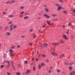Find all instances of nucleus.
Here are the masks:
<instances>
[{
  "label": "nucleus",
  "instance_id": "f257e3e1",
  "mask_svg": "<svg viewBox=\"0 0 75 75\" xmlns=\"http://www.w3.org/2000/svg\"><path fill=\"white\" fill-rule=\"evenodd\" d=\"M5 63H7V64H10V62L9 61L7 60H5L3 62V64H5Z\"/></svg>",
  "mask_w": 75,
  "mask_h": 75
},
{
  "label": "nucleus",
  "instance_id": "f03ea898",
  "mask_svg": "<svg viewBox=\"0 0 75 75\" xmlns=\"http://www.w3.org/2000/svg\"><path fill=\"white\" fill-rule=\"evenodd\" d=\"M62 37L65 40H68V38H67L66 35H63Z\"/></svg>",
  "mask_w": 75,
  "mask_h": 75
},
{
  "label": "nucleus",
  "instance_id": "7ed1b4c3",
  "mask_svg": "<svg viewBox=\"0 0 75 75\" xmlns=\"http://www.w3.org/2000/svg\"><path fill=\"white\" fill-rule=\"evenodd\" d=\"M30 73V69H27V71L26 72V74H28V73Z\"/></svg>",
  "mask_w": 75,
  "mask_h": 75
},
{
  "label": "nucleus",
  "instance_id": "20e7f679",
  "mask_svg": "<svg viewBox=\"0 0 75 75\" xmlns=\"http://www.w3.org/2000/svg\"><path fill=\"white\" fill-rule=\"evenodd\" d=\"M6 35L8 36L10 35H11V33L9 32H7L6 33Z\"/></svg>",
  "mask_w": 75,
  "mask_h": 75
},
{
  "label": "nucleus",
  "instance_id": "39448f33",
  "mask_svg": "<svg viewBox=\"0 0 75 75\" xmlns=\"http://www.w3.org/2000/svg\"><path fill=\"white\" fill-rule=\"evenodd\" d=\"M59 42L62 44H64V41L62 39H60Z\"/></svg>",
  "mask_w": 75,
  "mask_h": 75
},
{
  "label": "nucleus",
  "instance_id": "423d86ee",
  "mask_svg": "<svg viewBox=\"0 0 75 75\" xmlns=\"http://www.w3.org/2000/svg\"><path fill=\"white\" fill-rule=\"evenodd\" d=\"M60 43L59 42H55L54 43H53V44L54 45H58Z\"/></svg>",
  "mask_w": 75,
  "mask_h": 75
},
{
  "label": "nucleus",
  "instance_id": "0eeeda50",
  "mask_svg": "<svg viewBox=\"0 0 75 75\" xmlns=\"http://www.w3.org/2000/svg\"><path fill=\"white\" fill-rule=\"evenodd\" d=\"M10 63L8 64L7 65L6 67V69L10 67Z\"/></svg>",
  "mask_w": 75,
  "mask_h": 75
},
{
  "label": "nucleus",
  "instance_id": "6e6552de",
  "mask_svg": "<svg viewBox=\"0 0 75 75\" xmlns=\"http://www.w3.org/2000/svg\"><path fill=\"white\" fill-rule=\"evenodd\" d=\"M75 73V71H73L71 72L70 73V75H73Z\"/></svg>",
  "mask_w": 75,
  "mask_h": 75
},
{
  "label": "nucleus",
  "instance_id": "1a4fd4ad",
  "mask_svg": "<svg viewBox=\"0 0 75 75\" xmlns=\"http://www.w3.org/2000/svg\"><path fill=\"white\" fill-rule=\"evenodd\" d=\"M74 65V62H70L69 63V65Z\"/></svg>",
  "mask_w": 75,
  "mask_h": 75
},
{
  "label": "nucleus",
  "instance_id": "9d476101",
  "mask_svg": "<svg viewBox=\"0 0 75 75\" xmlns=\"http://www.w3.org/2000/svg\"><path fill=\"white\" fill-rule=\"evenodd\" d=\"M44 16L45 17H46L47 18H50V16H48V15L46 14H44Z\"/></svg>",
  "mask_w": 75,
  "mask_h": 75
},
{
  "label": "nucleus",
  "instance_id": "9b49d317",
  "mask_svg": "<svg viewBox=\"0 0 75 75\" xmlns=\"http://www.w3.org/2000/svg\"><path fill=\"white\" fill-rule=\"evenodd\" d=\"M10 1V4H13V3H14V2H15V0H13Z\"/></svg>",
  "mask_w": 75,
  "mask_h": 75
},
{
  "label": "nucleus",
  "instance_id": "f8f14e48",
  "mask_svg": "<svg viewBox=\"0 0 75 75\" xmlns=\"http://www.w3.org/2000/svg\"><path fill=\"white\" fill-rule=\"evenodd\" d=\"M9 52H10V54L11 53H13V50H12L11 49L9 50Z\"/></svg>",
  "mask_w": 75,
  "mask_h": 75
},
{
  "label": "nucleus",
  "instance_id": "ddd939ff",
  "mask_svg": "<svg viewBox=\"0 0 75 75\" xmlns=\"http://www.w3.org/2000/svg\"><path fill=\"white\" fill-rule=\"evenodd\" d=\"M38 33H43V32L42 31H41V30H40V29H39L38 30Z\"/></svg>",
  "mask_w": 75,
  "mask_h": 75
},
{
  "label": "nucleus",
  "instance_id": "4468645a",
  "mask_svg": "<svg viewBox=\"0 0 75 75\" xmlns=\"http://www.w3.org/2000/svg\"><path fill=\"white\" fill-rule=\"evenodd\" d=\"M51 54L53 55H57V54L55 53L52 52Z\"/></svg>",
  "mask_w": 75,
  "mask_h": 75
},
{
  "label": "nucleus",
  "instance_id": "2eb2a0df",
  "mask_svg": "<svg viewBox=\"0 0 75 75\" xmlns=\"http://www.w3.org/2000/svg\"><path fill=\"white\" fill-rule=\"evenodd\" d=\"M68 25L69 26H71L72 25V24H71V22H70L68 23Z\"/></svg>",
  "mask_w": 75,
  "mask_h": 75
},
{
  "label": "nucleus",
  "instance_id": "dca6fc26",
  "mask_svg": "<svg viewBox=\"0 0 75 75\" xmlns=\"http://www.w3.org/2000/svg\"><path fill=\"white\" fill-rule=\"evenodd\" d=\"M13 25H14V24H12L11 25H10L9 26L10 28H12L13 27Z\"/></svg>",
  "mask_w": 75,
  "mask_h": 75
},
{
  "label": "nucleus",
  "instance_id": "f3484780",
  "mask_svg": "<svg viewBox=\"0 0 75 75\" xmlns=\"http://www.w3.org/2000/svg\"><path fill=\"white\" fill-rule=\"evenodd\" d=\"M60 9H61V7H58L57 8V10H60Z\"/></svg>",
  "mask_w": 75,
  "mask_h": 75
},
{
  "label": "nucleus",
  "instance_id": "a211bd4d",
  "mask_svg": "<svg viewBox=\"0 0 75 75\" xmlns=\"http://www.w3.org/2000/svg\"><path fill=\"white\" fill-rule=\"evenodd\" d=\"M14 15H10L8 17H14Z\"/></svg>",
  "mask_w": 75,
  "mask_h": 75
},
{
  "label": "nucleus",
  "instance_id": "6ab92c4d",
  "mask_svg": "<svg viewBox=\"0 0 75 75\" xmlns=\"http://www.w3.org/2000/svg\"><path fill=\"white\" fill-rule=\"evenodd\" d=\"M71 11H73L74 13H75V9H74V8H72L71 9Z\"/></svg>",
  "mask_w": 75,
  "mask_h": 75
},
{
  "label": "nucleus",
  "instance_id": "aec40b11",
  "mask_svg": "<svg viewBox=\"0 0 75 75\" xmlns=\"http://www.w3.org/2000/svg\"><path fill=\"white\" fill-rule=\"evenodd\" d=\"M27 18H28V16H26L25 17H24V19H26Z\"/></svg>",
  "mask_w": 75,
  "mask_h": 75
},
{
  "label": "nucleus",
  "instance_id": "412c9836",
  "mask_svg": "<svg viewBox=\"0 0 75 75\" xmlns=\"http://www.w3.org/2000/svg\"><path fill=\"white\" fill-rule=\"evenodd\" d=\"M47 23L48 24V25H51V24H50V23L49 22V21H47Z\"/></svg>",
  "mask_w": 75,
  "mask_h": 75
},
{
  "label": "nucleus",
  "instance_id": "4be33fe9",
  "mask_svg": "<svg viewBox=\"0 0 75 75\" xmlns=\"http://www.w3.org/2000/svg\"><path fill=\"white\" fill-rule=\"evenodd\" d=\"M44 45H45V47H47L48 46V45L47 44H46L45 43H44L43 44V46Z\"/></svg>",
  "mask_w": 75,
  "mask_h": 75
},
{
  "label": "nucleus",
  "instance_id": "5701e85b",
  "mask_svg": "<svg viewBox=\"0 0 75 75\" xmlns=\"http://www.w3.org/2000/svg\"><path fill=\"white\" fill-rule=\"evenodd\" d=\"M16 28H17V26L16 25H15L14 26L13 28V29H14Z\"/></svg>",
  "mask_w": 75,
  "mask_h": 75
},
{
  "label": "nucleus",
  "instance_id": "b1692460",
  "mask_svg": "<svg viewBox=\"0 0 75 75\" xmlns=\"http://www.w3.org/2000/svg\"><path fill=\"white\" fill-rule=\"evenodd\" d=\"M12 23H13V22L12 21H10L9 22H8V24L9 25H10V24H11Z\"/></svg>",
  "mask_w": 75,
  "mask_h": 75
},
{
  "label": "nucleus",
  "instance_id": "393cba45",
  "mask_svg": "<svg viewBox=\"0 0 75 75\" xmlns=\"http://www.w3.org/2000/svg\"><path fill=\"white\" fill-rule=\"evenodd\" d=\"M65 64L66 65H69V63L65 62Z\"/></svg>",
  "mask_w": 75,
  "mask_h": 75
},
{
  "label": "nucleus",
  "instance_id": "a878e982",
  "mask_svg": "<svg viewBox=\"0 0 75 75\" xmlns=\"http://www.w3.org/2000/svg\"><path fill=\"white\" fill-rule=\"evenodd\" d=\"M33 43H29V45H30V46H31V45H33Z\"/></svg>",
  "mask_w": 75,
  "mask_h": 75
},
{
  "label": "nucleus",
  "instance_id": "bb28decb",
  "mask_svg": "<svg viewBox=\"0 0 75 75\" xmlns=\"http://www.w3.org/2000/svg\"><path fill=\"white\" fill-rule=\"evenodd\" d=\"M1 68H4V65H2L1 66Z\"/></svg>",
  "mask_w": 75,
  "mask_h": 75
},
{
  "label": "nucleus",
  "instance_id": "cd10ccee",
  "mask_svg": "<svg viewBox=\"0 0 75 75\" xmlns=\"http://www.w3.org/2000/svg\"><path fill=\"white\" fill-rule=\"evenodd\" d=\"M24 13V11H23V12H21V14H23Z\"/></svg>",
  "mask_w": 75,
  "mask_h": 75
},
{
  "label": "nucleus",
  "instance_id": "c85d7f7f",
  "mask_svg": "<svg viewBox=\"0 0 75 75\" xmlns=\"http://www.w3.org/2000/svg\"><path fill=\"white\" fill-rule=\"evenodd\" d=\"M33 68L34 71H35V67L33 66Z\"/></svg>",
  "mask_w": 75,
  "mask_h": 75
},
{
  "label": "nucleus",
  "instance_id": "c756f323",
  "mask_svg": "<svg viewBox=\"0 0 75 75\" xmlns=\"http://www.w3.org/2000/svg\"><path fill=\"white\" fill-rule=\"evenodd\" d=\"M52 16H53V17H56V16H57V15L56 14H52Z\"/></svg>",
  "mask_w": 75,
  "mask_h": 75
},
{
  "label": "nucleus",
  "instance_id": "7c9ffc66",
  "mask_svg": "<svg viewBox=\"0 0 75 75\" xmlns=\"http://www.w3.org/2000/svg\"><path fill=\"white\" fill-rule=\"evenodd\" d=\"M10 2L11 1H7V2H6V3H7V4H10Z\"/></svg>",
  "mask_w": 75,
  "mask_h": 75
},
{
  "label": "nucleus",
  "instance_id": "2f4dec72",
  "mask_svg": "<svg viewBox=\"0 0 75 75\" xmlns=\"http://www.w3.org/2000/svg\"><path fill=\"white\" fill-rule=\"evenodd\" d=\"M42 57H46V56L44 54H42Z\"/></svg>",
  "mask_w": 75,
  "mask_h": 75
},
{
  "label": "nucleus",
  "instance_id": "473e14b6",
  "mask_svg": "<svg viewBox=\"0 0 75 75\" xmlns=\"http://www.w3.org/2000/svg\"><path fill=\"white\" fill-rule=\"evenodd\" d=\"M63 13H64V14H67V11H63Z\"/></svg>",
  "mask_w": 75,
  "mask_h": 75
},
{
  "label": "nucleus",
  "instance_id": "72a5a7b5",
  "mask_svg": "<svg viewBox=\"0 0 75 75\" xmlns=\"http://www.w3.org/2000/svg\"><path fill=\"white\" fill-rule=\"evenodd\" d=\"M55 5H56V6H57L58 7H59V6H60L58 4H55Z\"/></svg>",
  "mask_w": 75,
  "mask_h": 75
},
{
  "label": "nucleus",
  "instance_id": "f704fd0d",
  "mask_svg": "<svg viewBox=\"0 0 75 75\" xmlns=\"http://www.w3.org/2000/svg\"><path fill=\"white\" fill-rule=\"evenodd\" d=\"M45 10L46 11H48L49 10L48 9V8H45Z\"/></svg>",
  "mask_w": 75,
  "mask_h": 75
},
{
  "label": "nucleus",
  "instance_id": "c9c22d12",
  "mask_svg": "<svg viewBox=\"0 0 75 75\" xmlns=\"http://www.w3.org/2000/svg\"><path fill=\"white\" fill-rule=\"evenodd\" d=\"M14 48H15V47L14 46H13L12 47H11V49H14Z\"/></svg>",
  "mask_w": 75,
  "mask_h": 75
},
{
  "label": "nucleus",
  "instance_id": "e433bc0d",
  "mask_svg": "<svg viewBox=\"0 0 75 75\" xmlns=\"http://www.w3.org/2000/svg\"><path fill=\"white\" fill-rule=\"evenodd\" d=\"M16 74L17 75H20V74H21V73H20L18 72L16 73Z\"/></svg>",
  "mask_w": 75,
  "mask_h": 75
},
{
  "label": "nucleus",
  "instance_id": "4c0bfd02",
  "mask_svg": "<svg viewBox=\"0 0 75 75\" xmlns=\"http://www.w3.org/2000/svg\"><path fill=\"white\" fill-rule=\"evenodd\" d=\"M10 55H11V57H13V53H10Z\"/></svg>",
  "mask_w": 75,
  "mask_h": 75
},
{
  "label": "nucleus",
  "instance_id": "58836bf2",
  "mask_svg": "<svg viewBox=\"0 0 75 75\" xmlns=\"http://www.w3.org/2000/svg\"><path fill=\"white\" fill-rule=\"evenodd\" d=\"M20 8H21V9H23L24 8V7L23 6H20Z\"/></svg>",
  "mask_w": 75,
  "mask_h": 75
},
{
  "label": "nucleus",
  "instance_id": "ea45409f",
  "mask_svg": "<svg viewBox=\"0 0 75 75\" xmlns=\"http://www.w3.org/2000/svg\"><path fill=\"white\" fill-rule=\"evenodd\" d=\"M72 67H69V69H70V70H71V69H72Z\"/></svg>",
  "mask_w": 75,
  "mask_h": 75
},
{
  "label": "nucleus",
  "instance_id": "a19ab883",
  "mask_svg": "<svg viewBox=\"0 0 75 75\" xmlns=\"http://www.w3.org/2000/svg\"><path fill=\"white\" fill-rule=\"evenodd\" d=\"M57 19H53L52 21H55V20H57Z\"/></svg>",
  "mask_w": 75,
  "mask_h": 75
},
{
  "label": "nucleus",
  "instance_id": "79ce46f5",
  "mask_svg": "<svg viewBox=\"0 0 75 75\" xmlns=\"http://www.w3.org/2000/svg\"><path fill=\"white\" fill-rule=\"evenodd\" d=\"M64 56H65V55L64 54H62V57H64Z\"/></svg>",
  "mask_w": 75,
  "mask_h": 75
},
{
  "label": "nucleus",
  "instance_id": "37998d69",
  "mask_svg": "<svg viewBox=\"0 0 75 75\" xmlns=\"http://www.w3.org/2000/svg\"><path fill=\"white\" fill-rule=\"evenodd\" d=\"M57 72H60V70H59V69H57Z\"/></svg>",
  "mask_w": 75,
  "mask_h": 75
},
{
  "label": "nucleus",
  "instance_id": "c03bdc74",
  "mask_svg": "<svg viewBox=\"0 0 75 75\" xmlns=\"http://www.w3.org/2000/svg\"><path fill=\"white\" fill-rule=\"evenodd\" d=\"M8 28V26H7V27H6L5 28V30H7V28Z\"/></svg>",
  "mask_w": 75,
  "mask_h": 75
},
{
  "label": "nucleus",
  "instance_id": "a18cd8bd",
  "mask_svg": "<svg viewBox=\"0 0 75 75\" xmlns=\"http://www.w3.org/2000/svg\"><path fill=\"white\" fill-rule=\"evenodd\" d=\"M39 69H41V65L39 64Z\"/></svg>",
  "mask_w": 75,
  "mask_h": 75
},
{
  "label": "nucleus",
  "instance_id": "49530a36",
  "mask_svg": "<svg viewBox=\"0 0 75 75\" xmlns=\"http://www.w3.org/2000/svg\"><path fill=\"white\" fill-rule=\"evenodd\" d=\"M62 27L63 28V29H64V28H65V26L64 25H63V26H62Z\"/></svg>",
  "mask_w": 75,
  "mask_h": 75
},
{
  "label": "nucleus",
  "instance_id": "de8ad7c7",
  "mask_svg": "<svg viewBox=\"0 0 75 75\" xmlns=\"http://www.w3.org/2000/svg\"><path fill=\"white\" fill-rule=\"evenodd\" d=\"M46 62H49V60H48L47 59L46 60Z\"/></svg>",
  "mask_w": 75,
  "mask_h": 75
},
{
  "label": "nucleus",
  "instance_id": "09e8293b",
  "mask_svg": "<svg viewBox=\"0 0 75 75\" xmlns=\"http://www.w3.org/2000/svg\"><path fill=\"white\" fill-rule=\"evenodd\" d=\"M36 61H37V62L38 61V59H35Z\"/></svg>",
  "mask_w": 75,
  "mask_h": 75
},
{
  "label": "nucleus",
  "instance_id": "8fccbe9b",
  "mask_svg": "<svg viewBox=\"0 0 75 75\" xmlns=\"http://www.w3.org/2000/svg\"><path fill=\"white\" fill-rule=\"evenodd\" d=\"M42 66H43V63H41V67H42Z\"/></svg>",
  "mask_w": 75,
  "mask_h": 75
},
{
  "label": "nucleus",
  "instance_id": "3c124183",
  "mask_svg": "<svg viewBox=\"0 0 75 75\" xmlns=\"http://www.w3.org/2000/svg\"><path fill=\"white\" fill-rule=\"evenodd\" d=\"M42 27H43V28H45V25H43Z\"/></svg>",
  "mask_w": 75,
  "mask_h": 75
},
{
  "label": "nucleus",
  "instance_id": "603ef678",
  "mask_svg": "<svg viewBox=\"0 0 75 75\" xmlns=\"http://www.w3.org/2000/svg\"><path fill=\"white\" fill-rule=\"evenodd\" d=\"M40 19H41V18L40 17H38L37 18V20H40Z\"/></svg>",
  "mask_w": 75,
  "mask_h": 75
},
{
  "label": "nucleus",
  "instance_id": "864d4df0",
  "mask_svg": "<svg viewBox=\"0 0 75 75\" xmlns=\"http://www.w3.org/2000/svg\"><path fill=\"white\" fill-rule=\"evenodd\" d=\"M12 30H13V28H11L10 29V31H12Z\"/></svg>",
  "mask_w": 75,
  "mask_h": 75
},
{
  "label": "nucleus",
  "instance_id": "5fc2aeb1",
  "mask_svg": "<svg viewBox=\"0 0 75 75\" xmlns=\"http://www.w3.org/2000/svg\"><path fill=\"white\" fill-rule=\"evenodd\" d=\"M7 74H8V75H10V73L9 72H7Z\"/></svg>",
  "mask_w": 75,
  "mask_h": 75
},
{
  "label": "nucleus",
  "instance_id": "6e6d98bb",
  "mask_svg": "<svg viewBox=\"0 0 75 75\" xmlns=\"http://www.w3.org/2000/svg\"><path fill=\"white\" fill-rule=\"evenodd\" d=\"M25 37V36H21V38H24Z\"/></svg>",
  "mask_w": 75,
  "mask_h": 75
},
{
  "label": "nucleus",
  "instance_id": "4d7b16f0",
  "mask_svg": "<svg viewBox=\"0 0 75 75\" xmlns=\"http://www.w3.org/2000/svg\"><path fill=\"white\" fill-rule=\"evenodd\" d=\"M33 29H31L30 30V32H32V31H33Z\"/></svg>",
  "mask_w": 75,
  "mask_h": 75
},
{
  "label": "nucleus",
  "instance_id": "13d9d810",
  "mask_svg": "<svg viewBox=\"0 0 75 75\" xmlns=\"http://www.w3.org/2000/svg\"><path fill=\"white\" fill-rule=\"evenodd\" d=\"M2 29V26H0V30H1Z\"/></svg>",
  "mask_w": 75,
  "mask_h": 75
},
{
  "label": "nucleus",
  "instance_id": "bf43d9fd",
  "mask_svg": "<svg viewBox=\"0 0 75 75\" xmlns=\"http://www.w3.org/2000/svg\"><path fill=\"white\" fill-rule=\"evenodd\" d=\"M28 63V62H27V61H25V64H27V63Z\"/></svg>",
  "mask_w": 75,
  "mask_h": 75
},
{
  "label": "nucleus",
  "instance_id": "052dcab7",
  "mask_svg": "<svg viewBox=\"0 0 75 75\" xmlns=\"http://www.w3.org/2000/svg\"><path fill=\"white\" fill-rule=\"evenodd\" d=\"M44 6L45 7H47V6H46V5H44Z\"/></svg>",
  "mask_w": 75,
  "mask_h": 75
},
{
  "label": "nucleus",
  "instance_id": "680f3d73",
  "mask_svg": "<svg viewBox=\"0 0 75 75\" xmlns=\"http://www.w3.org/2000/svg\"><path fill=\"white\" fill-rule=\"evenodd\" d=\"M6 13V12H4L3 13V14H4V15Z\"/></svg>",
  "mask_w": 75,
  "mask_h": 75
},
{
  "label": "nucleus",
  "instance_id": "e2e57ef3",
  "mask_svg": "<svg viewBox=\"0 0 75 75\" xmlns=\"http://www.w3.org/2000/svg\"><path fill=\"white\" fill-rule=\"evenodd\" d=\"M38 14L39 15H42V14L41 13H39Z\"/></svg>",
  "mask_w": 75,
  "mask_h": 75
},
{
  "label": "nucleus",
  "instance_id": "0e129e2a",
  "mask_svg": "<svg viewBox=\"0 0 75 75\" xmlns=\"http://www.w3.org/2000/svg\"><path fill=\"white\" fill-rule=\"evenodd\" d=\"M17 47H18V48H19L20 47V45H17Z\"/></svg>",
  "mask_w": 75,
  "mask_h": 75
},
{
  "label": "nucleus",
  "instance_id": "69168bd1",
  "mask_svg": "<svg viewBox=\"0 0 75 75\" xmlns=\"http://www.w3.org/2000/svg\"><path fill=\"white\" fill-rule=\"evenodd\" d=\"M35 36H35V35H34V36H33V38H35Z\"/></svg>",
  "mask_w": 75,
  "mask_h": 75
},
{
  "label": "nucleus",
  "instance_id": "338daca9",
  "mask_svg": "<svg viewBox=\"0 0 75 75\" xmlns=\"http://www.w3.org/2000/svg\"><path fill=\"white\" fill-rule=\"evenodd\" d=\"M59 1H60V2H62V0H60Z\"/></svg>",
  "mask_w": 75,
  "mask_h": 75
},
{
  "label": "nucleus",
  "instance_id": "774afa93",
  "mask_svg": "<svg viewBox=\"0 0 75 75\" xmlns=\"http://www.w3.org/2000/svg\"><path fill=\"white\" fill-rule=\"evenodd\" d=\"M51 70H50L49 71V73H50V72H51Z\"/></svg>",
  "mask_w": 75,
  "mask_h": 75
}]
</instances>
